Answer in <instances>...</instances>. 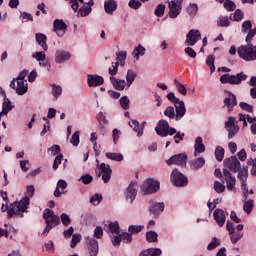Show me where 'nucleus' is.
<instances>
[{
	"label": "nucleus",
	"mask_w": 256,
	"mask_h": 256,
	"mask_svg": "<svg viewBox=\"0 0 256 256\" xmlns=\"http://www.w3.org/2000/svg\"><path fill=\"white\" fill-rule=\"evenodd\" d=\"M29 203V197H24L19 202L12 203L10 208L7 205V202H5L1 206V211L3 213L7 211L8 219H11V217H23V213L29 208Z\"/></svg>",
	"instance_id": "1"
},
{
	"label": "nucleus",
	"mask_w": 256,
	"mask_h": 256,
	"mask_svg": "<svg viewBox=\"0 0 256 256\" xmlns=\"http://www.w3.org/2000/svg\"><path fill=\"white\" fill-rule=\"evenodd\" d=\"M70 5L75 13L78 11L77 17H89L95 2L93 0H89L87 3L84 0H70Z\"/></svg>",
	"instance_id": "2"
},
{
	"label": "nucleus",
	"mask_w": 256,
	"mask_h": 256,
	"mask_svg": "<svg viewBox=\"0 0 256 256\" xmlns=\"http://www.w3.org/2000/svg\"><path fill=\"white\" fill-rule=\"evenodd\" d=\"M43 219L45 220L46 227L42 232V237H47V235H49V231L61 223V218L55 215L53 210L47 208L43 212Z\"/></svg>",
	"instance_id": "3"
},
{
	"label": "nucleus",
	"mask_w": 256,
	"mask_h": 256,
	"mask_svg": "<svg viewBox=\"0 0 256 256\" xmlns=\"http://www.w3.org/2000/svg\"><path fill=\"white\" fill-rule=\"evenodd\" d=\"M185 113H187V108L180 105L168 106L164 111L166 117L175 119V121H181L182 117H185Z\"/></svg>",
	"instance_id": "4"
},
{
	"label": "nucleus",
	"mask_w": 256,
	"mask_h": 256,
	"mask_svg": "<svg viewBox=\"0 0 256 256\" xmlns=\"http://www.w3.org/2000/svg\"><path fill=\"white\" fill-rule=\"evenodd\" d=\"M161 189V183L153 178L146 179L140 186V191L143 195H153Z\"/></svg>",
	"instance_id": "5"
},
{
	"label": "nucleus",
	"mask_w": 256,
	"mask_h": 256,
	"mask_svg": "<svg viewBox=\"0 0 256 256\" xmlns=\"http://www.w3.org/2000/svg\"><path fill=\"white\" fill-rule=\"evenodd\" d=\"M238 55L244 61H255L256 59V46L252 43H247L246 46H240L238 48Z\"/></svg>",
	"instance_id": "6"
},
{
	"label": "nucleus",
	"mask_w": 256,
	"mask_h": 256,
	"mask_svg": "<svg viewBox=\"0 0 256 256\" xmlns=\"http://www.w3.org/2000/svg\"><path fill=\"white\" fill-rule=\"evenodd\" d=\"M155 131L160 137H167L168 135H175L177 133V129L170 127L169 122L164 119L158 122Z\"/></svg>",
	"instance_id": "7"
},
{
	"label": "nucleus",
	"mask_w": 256,
	"mask_h": 256,
	"mask_svg": "<svg viewBox=\"0 0 256 256\" xmlns=\"http://www.w3.org/2000/svg\"><path fill=\"white\" fill-rule=\"evenodd\" d=\"M245 80H247V75H245L243 72H240L237 75L223 74L220 77V83H229L230 85H239L241 81Z\"/></svg>",
	"instance_id": "8"
},
{
	"label": "nucleus",
	"mask_w": 256,
	"mask_h": 256,
	"mask_svg": "<svg viewBox=\"0 0 256 256\" xmlns=\"http://www.w3.org/2000/svg\"><path fill=\"white\" fill-rule=\"evenodd\" d=\"M168 9L170 19H177L181 15V11H183V0H171L168 2Z\"/></svg>",
	"instance_id": "9"
},
{
	"label": "nucleus",
	"mask_w": 256,
	"mask_h": 256,
	"mask_svg": "<svg viewBox=\"0 0 256 256\" xmlns=\"http://www.w3.org/2000/svg\"><path fill=\"white\" fill-rule=\"evenodd\" d=\"M171 183L175 185V187H185L188 185L189 180L183 173H181L178 169H174L170 176Z\"/></svg>",
	"instance_id": "10"
},
{
	"label": "nucleus",
	"mask_w": 256,
	"mask_h": 256,
	"mask_svg": "<svg viewBox=\"0 0 256 256\" xmlns=\"http://www.w3.org/2000/svg\"><path fill=\"white\" fill-rule=\"evenodd\" d=\"M224 107L227 108L228 113H231L237 107V96L233 92L224 91Z\"/></svg>",
	"instance_id": "11"
},
{
	"label": "nucleus",
	"mask_w": 256,
	"mask_h": 256,
	"mask_svg": "<svg viewBox=\"0 0 256 256\" xmlns=\"http://www.w3.org/2000/svg\"><path fill=\"white\" fill-rule=\"evenodd\" d=\"M222 180L226 182V189L235 193V185H237V179L235 178V176H233V174H231V171H229V169H223Z\"/></svg>",
	"instance_id": "12"
},
{
	"label": "nucleus",
	"mask_w": 256,
	"mask_h": 256,
	"mask_svg": "<svg viewBox=\"0 0 256 256\" xmlns=\"http://www.w3.org/2000/svg\"><path fill=\"white\" fill-rule=\"evenodd\" d=\"M197 41H201V31L199 29H191L186 35L185 44L193 47Z\"/></svg>",
	"instance_id": "13"
},
{
	"label": "nucleus",
	"mask_w": 256,
	"mask_h": 256,
	"mask_svg": "<svg viewBox=\"0 0 256 256\" xmlns=\"http://www.w3.org/2000/svg\"><path fill=\"white\" fill-rule=\"evenodd\" d=\"M225 169H230L233 173H237L241 169V162L235 156H231L230 158L224 160Z\"/></svg>",
	"instance_id": "14"
},
{
	"label": "nucleus",
	"mask_w": 256,
	"mask_h": 256,
	"mask_svg": "<svg viewBox=\"0 0 256 256\" xmlns=\"http://www.w3.org/2000/svg\"><path fill=\"white\" fill-rule=\"evenodd\" d=\"M86 244L88 245L89 255L97 256L99 253V242L97 239L87 236L85 237Z\"/></svg>",
	"instance_id": "15"
},
{
	"label": "nucleus",
	"mask_w": 256,
	"mask_h": 256,
	"mask_svg": "<svg viewBox=\"0 0 256 256\" xmlns=\"http://www.w3.org/2000/svg\"><path fill=\"white\" fill-rule=\"evenodd\" d=\"M122 239L126 243H131L133 241V236L131 233L122 232L120 235H116L114 238H112V245H114V247H119Z\"/></svg>",
	"instance_id": "16"
},
{
	"label": "nucleus",
	"mask_w": 256,
	"mask_h": 256,
	"mask_svg": "<svg viewBox=\"0 0 256 256\" xmlns=\"http://www.w3.org/2000/svg\"><path fill=\"white\" fill-rule=\"evenodd\" d=\"M105 83L103 76L97 74H88L87 75V85L88 87H101Z\"/></svg>",
	"instance_id": "17"
},
{
	"label": "nucleus",
	"mask_w": 256,
	"mask_h": 256,
	"mask_svg": "<svg viewBox=\"0 0 256 256\" xmlns=\"http://www.w3.org/2000/svg\"><path fill=\"white\" fill-rule=\"evenodd\" d=\"M53 30L57 37H63L67 33V24L63 20L56 19L53 23Z\"/></svg>",
	"instance_id": "18"
},
{
	"label": "nucleus",
	"mask_w": 256,
	"mask_h": 256,
	"mask_svg": "<svg viewBox=\"0 0 256 256\" xmlns=\"http://www.w3.org/2000/svg\"><path fill=\"white\" fill-rule=\"evenodd\" d=\"M113 173V170L111 169V166L109 164L101 163L100 164V174L99 177L102 175V180L104 183H109L111 180V175Z\"/></svg>",
	"instance_id": "19"
},
{
	"label": "nucleus",
	"mask_w": 256,
	"mask_h": 256,
	"mask_svg": "<svg viewBox=\"0 0 256 256\" xmlns=\"http://www.w3.org/2000/svg\"><path fill=\"white\" fill-rule=\"evenodd\" d=\"M167 165H187V154H176L166 161Z\"/></svg>",
	"instance_id": "20"
},
{
	"label": "nucleus",
	"mask_w": 256,
	"mask_h": 256,
	"mask_svg": "<svg viewBox=\"0 0 256 256\" xmlns=\"http://www.w3.org/2000/svg\"><path fill=\"white\" fill-rule=\"evenodd\" d=\"M238 171V179L242 183L243 193L244 195H247L249 193V189H247V177H249V171L247 168H240Z\"/></svg>",
	"instance_id": "21"
},
{
	"label": "nucleus",
	"mask_w": 256,
	"mask_h": 256,
	"mask_svg": "<svg viewBox=\"0 0 256 256\" xmlns=\"http://www.w3.org/2000/svg\"><path fill=\"white\" fill-rule=\"evenodd\" d=\"M137 197V183L131 182L126 189V200L133 204Z\"/></svg>",
	"instance_id": "22"
},
{
	"label": "nucleus",
	"mask_w": 256,
	"mask_h": 256,
	"mask_svg": "<svg viewBox=\"0 0 256 256\" xmlns=\"http://www.w3.org/2000/svg\"><path fill=\"white\" fill-rule=\"evenodd\" d=\"M165 210V204L163 202H153L150 201V213L157 217L160 213Z\"/></svg>",
	"instance_id": "23"
},
{
	"label": "nucleus",
	"mask_w": 256,
	"mask_h": 256,
	"mask_svg": "<svg viewBox=\"0 0 256 256\" xmlns=\"http://www.w3.org/2000/svg\"><path fill=\"white\" fill-rule=\"evenodd\" d=\"M213 217L219 227L225 225L227 217L225 216V211H223V209H216L213 213Z\"/></svg>",
	"instance_id": "24"
},
{
	"label": "nucleus",
	"mask_w": 256,
	"mask_h": 256,
	"mask_svg": "<svg viewBox=\"0 0 256 256\" xmlns=\"http://www.w3.org/2000/svg\"><path fill=\"white\" fill-rule=\"evenodd\" d=\"M107 233H108L111 241H113V239H115L116 235H121V231H119V222H110L108 224Z\"/></svg>",
	"instance_id": "25"
},
{
	"label": "nucleus",
	"mask_w": 256,
	"mask_h": 256,
	"mask_svg": "<svg viewBox=\"0 0 256 256\" xmlns=\"http://www.w3.org/2000/svg\"><path fill=\"white\" fill-rule=\"evenodd\" d=\"M71 59V53L65 50H57L55 53V61L58 64L65 63Z\"/></svg>",
	"instance_id": "26"
},
{
	"label": "nucleus",
	"mask_w": 256,
	"mask_h": 256,
	"mask_svg": "<svg viewBox=\"0 0 256 256\" xmlns=\"http://www.w3.org/2000/svg\"><path fill=\"white\" fill-rule=\"evenodd\" d=\"M200 153H205V144L203 138L198 136L194 143V157H199Z\"/></svg>",
	"instance_id": "27"
},
{
	"label": "nucleus",
	"mask_w": 256,
	"mask_h": 256,
	"mask_svg": "<svg viewBox=\"0 0 256 256\" xmlns=\"http://www.w3.org/2000/svg\"><path fill=\"white\" fill-rule=\"evenodd\" d=\"M32 58L38 61L40 67H47V54H45V51L32 53Z\"/></svg>",
	"instance_id": "28"
},
{
	"label": "nucleus",
	"mask_w": 256,
	"mask_h": 256,
	"mask_svg": "<svg viewBox=\"0 0 256 256\" xmlns=\"http://www.w3.org/2000/svg\"><path fill=\"white\" fill-rule=\"evenodd\" d=\"M130 127L137 133V137H143V129H145V122L139 124L137 120H131L129 122Z\"/></svg>",
	"instance_id": "29"
},
{
	"label": "nucleus",
	"mask_w": 256,
	"mask_h": 256,
	"mask_svg": "<svg viewBox=\"0 0 256 256\" xmlns=\"http://www.w3.org/2000/svg\"><path fill=\"white\" fill-rule=\"evenodd\" d=\"M104 10L107 15H113L117 11V1L116 0H105Z\"/></svg>",
	"instance_id": "30"
},
{
	"label": "nucleus",
	"mask_w": 256,
	"mask_h": 256,
	"mask_svg": "<svg viewBox=\"0 0 256 256\" xmlns=\"http://www.w3.org/2000/svg\"><path fill=\"white\" fill-rule=\"evenodd\" d=\"M17 87L16 93L17 95H25L27 91H29V85L27 84V80H16Z\"/></svg>",
	"instance_id": "31"
},
{
	"label": "nucleus",
	"mask_w": 256,
	"mask_h": 256,
	"mask_svg": "<svg viewBox=\"0 0 256 256\" xmlns=\"http://www.w3.org/2000/svg\"><path fill=\"white\" fill-rule=\"evenodd\" d=\"M110 81L117 91H123L127 87V82L125 80H120L115 77H110Z\"/></svg>",
	"instance_id": "32"
},
{
	"label": "nucleus",
	"mask_w": 256,
	"mask_h": 256,
	"mask_svg": "<svg viewBox=\"0 0 256 256\" xmlns=\"http://www.w3.org/2000/svg\"><path fill=\"white\" fill-rule=\"evenodd\" d=\"M65 189H67V181L59 180L54 191V197H61L65 193Z\"/></svg>",
	"instance_id": "33"
},
{
	"label": "nucleus",
	"mask_w": 256,
	"mask_h": 256,
	"mask_svg": "<svg viewBox=\"0 0 256 256\" xmlns=\"http://www.w3.org/2000/svg\"><path fill=\"white\" fill-rule=\"evenodd\" d=\"M14 108H15V106L13 105L11 100H9V98H4L3 104H2L1 115H8L9 112L13 111Z\"/></svg>",
	"instance_id": "34"
},
{
	"label": "nucleus",
	"mask_w": 256,
	"mask_h": 256,
	"mask_svg": "<svg viewBox=\"0 0 256 256\" xmlns=\"http://www.w3.org/2000/svg\"><path fill=\"white\" fill-rule=\"evenodd\" d=\"M204 165H205V158L203 157L195 158L190 161V167L194 171H198V169H202Z\"/></svg>",
	"instance_id": "35"
},
{
	"label": "nucleus",
	"mask_w": 256,
	"mask_h": 256,
	"mask_svg": "<svg viewBox=\"0 0 256 256\" xmlns=\"http://www.w3.org/2000/svg\"><path fill=\"white\" fill-rule=\"evenodd\" d=\"M35 37L36 42L38 43V45H40V47H42L43 51H47V49H49V47L47 46V36H45V34L36 33Z\"/></svg>",
	"instance_id": "36"
},
{
	"label": "nucleus",
	"mask_w": 256,
	"mask_h": 256,
	"mask_svg": "<svg viewBox=\"0 0 256 256\" xmlns=\"http://www.w3.org/2000/svg\"><path fill=\"white\" fill-rule=\"evenodd\" d=\"M135 79H137V73L133 70H128L126 74L127 89L133 85Z\"/></svg>",
	"instance_id": "37"
},
{
	"label": "nucleus",
	"mask_w": 256,
	"mask_h": 256,
	"mask_svg": "<svg viewBox=\"0 0 256 256\" xmlns=\"http://www.w3.org/2000/svg\"><path fill=\"white\" fill-rule=\"evenodd\" d=\"M162 253L159 248H149L143 251L139 256H161Z\"/></svg>",
	"instance_id": "38"
},
{
	"label": "nucleus",
	"mask_w": 256,
	"mask_h": 256,
	"mask_svg": "<svg viewBox=\"0 0 256 256\" xmlns=\"http://www.w3.org/2000/svg\"><path fill=\"white\" fill-rule=\"evenodd\" d=\"M145 47L143 45L139 44L136 48H134L133 55L136 59V61H139L140 57H143L146 53Z\"/></svg>",
	"instance_id": "39"
},
{
	"label": "nucleus",
	"mask_w": 256,
	"mask_h": 256,
	"mask_svg": "<svg viewBox=\"0 0 256 256\" xmlns=\"http://www.w3.org/2000/svg\"><path fill=\"white\" fill-rule=\"evenodd\" d=\"M186 11L188 15L193 19V17H195L199 11V6H197L195 3H190L187 6Z\"/></svg>",
	"instance_id": "40"
},
{
	"label": "nucleus",
	"mask_w": 256,
	"mask_h": 256,
	"mask_svg": "<svg viewBox=\"0 0 256 256\" xmlns=\"http://www.w3.org/2000/svg\"><path fill=\"white\" fill-rule=\"evenodd\" d=\"M168 101H171V103H174V105H180L185 106V102L175 96V93L169 92L167 94Z\"/></svg>",
	"instance_id": "41"
},
{
	"label": "nucleus",
	"mask_w": 256,
	"mask_h": 256,
	"mask_svg": "<svg viewBox=\"0 0 256 256\" xmlns=\"http://www.w3.org/2000/svg\"><path fill=\"white\" fill-rule=\"evenodd\" d=\"M107 159H110V161H123V154L121 153H115V152H107L106 153Z\"/></svg>",
	"instance_id": "42"
},
{
	"label": "nucleus",
	"mask_w": 256,
	"mask_h": 256,
	"mask_svg": "<svg viewBox=\"0 0 256 256\" xmlns=\"http://www.w3.org/2000/svg\"><path fill=\"white\" fill-rule=\"evenodd\" d=\"M174 85L178 91V93H180V95H187V88L185 87V85H183L181 82H179V80L174 79Z\"/></svg>",
	"instance_id": "43"
},
{
	"label": "nucleus",
	"mask_w": 256,
	"mask_h": 256,
	"mask_svg": "<svg viewBox=\"0 0 256 256\" xmlns=\"http://www.w3.org/2000/svg\"><path fill=\"white\" fill-rule=\"evenodd\" d=\"M61 93H63V88L57 84L52 85V95L55 99H59L61 97Z\"/></svg>",
	"instance_id": "44"
},
{
	"label": "nucleus",
	"mask_w": 256,
	"mask_h": 256,
	"mask_svg": "<svg viewBox=\"0 0 256 256\" xmlns=\"http://www.w3.org/2000/svg\"><path fill=\"white\" fill-rule=\"evenodd\" d=\"M119 103L122 109H124V111H127V109H129V106L131 105V100L129 99V97L123 96L120 98Z\"/></svg>",
	"instance_id": "45"
},
{
	"label": "nucleus",
	"mask_w": 256,
	"mask_h": 256,
	"mask_svg": "<svg viewBox=\"0 0 256 256\" xmlns=\"http://www.w3.org/2000/svg\"><path fill=\"white\" fill-rule=\"evenodd\" d=\"M206 65L210 68V73H215V56L209 55L206 59Z\"/></svg>",
	"instance_id": "46"
},
{
	"label": "nucleus",
	"mask_w": 256,
	"mask_h": 256,
	"mask_svg": "<svg viewBox=\"0 0 256 256\" xmlns=\"http://www.w3.org/2000/svg\"><path fill=\"white\" fill-rule=\"evenodd\" d=\"M215 157L217 159V161H223V157H225V149H223V147L218 146L215 149Z\"/></svg>",
	"instance_id": "47"
},
{
	"label": "nucleus",
	"mask_w": 256,
	"mask_h": 256,
	"mask_svg": "<svg viewBox=\"0 0 256 256\" xmlns=\"http://www.w3.org/2000/svg\"><path fill=\"white\" fill-rule=\"evenodd\" d=\"M81 135L80 131H75L70 139L71 145L73 147H79V136Z\"/></svg>",
	"instance_id": "48"
},
{
	"label": "nucleus",
	"mask_w": 256,
	"mask_h": 256,
	"mask_svg": "<svg viewBox=\"0 0 256 256\" xmlns=\"http://www.w3.org/2000/svg\"><path fill=\"white\" fill-rule=\"evenodd\" d=\"M217 25L218 27H229L230 25L229 17L227 16L219 17L217 20Z\"/></svg>",
	"instance_id": "49"
},
{
	"label": "nucleus",
	"mask_w": 256,
	"mask_h": 256,
	"mask_svg": "<svg viewBox=\"0 0 256 256\" xmlns=\"http://www.w3.org/2000/svg\"><path fill=\"white\" fill-rule=\"evenodd\" d=\"M101 201H103V196L99 193L94 194L90 198L91 205L97 206V205H99V203H101Z\"/></svg>",
	"instance_id": "50"
},
{
	"label": "nucleus",
	"mask_w": 256,
	"mask_h": 256,
	"mask_svg": "<svg viewBox=\"0 0 256 256\" xmlns=\"http://www.w3.org/2000/svg\"><path fill=\"white\" fill-rule=\"evenodd\" d=\"M221 245V240L213 237L212 241L208 244L207 249L208 251H213V249H217Z\"/></svg>",
	"instance_id": "51"
},
{
	"label": "nucleus",
	"mask_w": 256,
	"mask_h": 256,
	"mask_svg": "<svg viewBox=\"0 0 256 256\" xmlns=\"http://www.w3.org/2000/svg\"><path fill=\"white\" fill-rule=\"evenodd\" d=\"M157 232L155 231H149L146 233V240L148 241V243H155L157 242Z\"/></svg>",
	"instance_id": "52"
},
{
	"label": "nucleus",
	"mask_w": 256,
	"mask_h": 256,
	"mask_svg": "<svg viewBox=\"0 0 256 256\" xmlns=\"http://www.w3.org/2000/svg\"><path fill=\"white\" fill-rule=\"evenodd\" d=\"M116 55H117V61H119L121 67H123L125 65V59H127V52L120 51Z\"/></svg>",
	"instance_id": "53"
},
{
	"label": "nucleus",
	"mask_w": 256,
	"mask_h": 256,
	"mask_svg": "<svg viewBox=\"0 0 256 256\" xmlns=\"http://www.w3.org/2000/svg\"><path fill=\"white\" fill-rule=\"evenodd\" d=\"M156 17H163L165 15V4H159L155 9Z\"/></svg>",
	"instance_id": "54"
},
{
	"label": "nucleus",
	"mask_w": 256,
	"mask_h": 256,
	"mask_svg": "<svg viewBox=\"0 0 256 256\" xmlns=\"http://www.w3.org/2000/svg\"><path fill=\"white\" fill-rule=\"evenodd\" d=\"M253 27L251 20H246L242 23V33H249L250 29Z\"/></svg>",
	"instance_id": "55"
},
{
	"label": "nucleus",
	"mask_w": 256,
	"mask_h": 256,
	"mask_svg": "<svg viewBox=\"0 0 256 256\" xmlns=\"http://www.w3.org/2000/svg\"><path fill=\"white\" fill-rule=\"evenodd\" d=\"M243 209L245 213L249 214L253 211V200H248L244 202Z\"/></svg>",
	"instance_id": "56"
},
{
	"label": "nucleus",
	"mask_w": 256,
	"mask_h": 256,
	"mask_svg": "<svg viewBox=\"0 0 256 256\" xmlns=\"http://www.w3.org/2000/svg\"><path fill=\"white\" fill-rule=\"evenodd\" d=\"M128 231H129V233H131V235H133L135 233H141V231H143V226H141V225H137V226L131 225V226H129Z\"/></svg>",
	"instance_id": "57"
},
{
	"label": "nucleus",
	"mask_w": 256,
	"mask_h": 256,
	"mask_svg": "<svg viewBox=\"0 0 256 256\" xmlns=\"http://www.w3.org/2000/svg\"><path fill=\"white\" fill-rule=\"evenodd\" d=\"M230 240L231 243H233V245H235L238 241H240V239H243V233H232L230 234Z\"/></svg>",
	"instance_id": "58"
},
{
	"label": "nucleus",
	"mask_w": 256,
	"mask_h": 256,
	"mask_svg": "<svg viewBox=\"0 0 256 256\" xmlns=\"http://www.w3.org/2000/svg\"><path fill=\"white\" fill-rule=\"evenodd\" d=\"M239 133V126L228 128V139H233Z\"/></svg>",
	"instance_id": "59"
},
{
	"label": "nucleus",
	"mask_w": 256,
	"mask_h": 256,
	"mask_svg": "<svg viewBox=\"0 0 256 256\" xmlns=\"http://www.w3.org/2000/svg\"><path fill=\"white\" fill-rule=\"evenodd\" d=\"M224 8L226 11H235L236 6L233 1L231 0H225L224 2Z\"/></svg>",
	"instance_id": "60"
},
{
	"label": "nucleus",
	"mask_w": 256,
	"mask_h": 256,
	"mask_svg": "<svg viewBox=\"0 0 256 256\" xmlns=\"http://www.w3.org/2000/svg\"><path fill=\"white\" fill-rule=\"evenodd\" d=\"M141 1L139 0H130L129 3H128V6L130 7V9H134V10H137V9H141Z\"/></svg>",
	"instance_id": "61"
},
{
	"label": "nucleus",
	"mask_w": 256,
	"mask_h": 256,
	"mask_svg": "<svg viewBox=\"0 0 256 256\" xmlns=\"http://www.w3.org/2000/svg\"><path fill=\"white\" fill-rule=\"evenodd\" d=\"M214 190L216 191V193H223L225 191V186L223 183H221L219 181H215L214 182Z\"/></svg>",
	"instance_id": "62"
},
{
	"label": "nucleus",
	"mask_w": 256,
	"mask_h": 256,
	"mask_svg": "<svg viewBox=\"0 0 256 256\" xmlns=\"http://www.w3.org/2000/svg\"><path fill=\"white\" fill-rule=\"evenodd\" d=\"M79 181H82L84 185H89V183L93 181V176H91V174L82 175Z\"/></svg>",
	"instance_id": "63"
},
{
	"label": "nucleus",
	"mask_w": 256,
	"mask_h": 256,
	"mask_svg": "<svg viewBox=\"0 0 256 256\" xmlns=\"http://www.w3.org/2000/svg\"><path fill=\"white\" fill-rule=\"evenodd\" d=\"M256 35V27L248 30V34L246 36V43H251L253 41V37Z\"/></svg>",
	"instance_id": "64"
}]
</instances>
